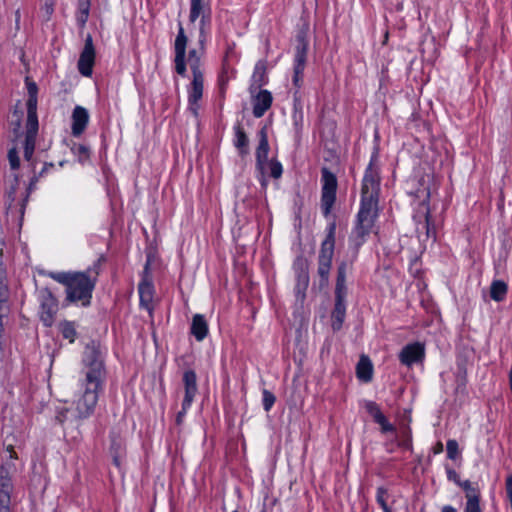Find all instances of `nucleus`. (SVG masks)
<instances>
[{"instance_id": "nucleus-37", "label": "nucleus", "mask_w": 512, "mask_h": 512, "mask_svg": "<svg viewBox=\"0 0 512 512\" xmlns=\"http://www.w3.org/2000/svg\"><path fill=\"white\" fill-rule=\"evenodd\" d=\"M386 496H387L386 489H384L383 487H379L377 489V495H376L377 502L381 506L383 512H392L391 509L387 505Z\"/></svg>"}, {"instance_id": "nucleus-7", "label": "nucleus", "mask_w": 512, "mask_h": 512, "mask_svg": "<svg viewBox=\"0 0 512 512\" xmlns=\"http://www.w3.org/2000/svg\"><path fill=\"white\" fill-rule=\"evenodd\" d=\"M306 27L300 29L295 38L294 75L293 83L300 87L303 78V71L307 62L308 39Z\"/></svg>"}, {"instance_id": "nucleus-12", "label": "nucleus", "mask_w": 512, "mask_h": 512, "mask_svg": "<svg viewBox=\"0 0 512 512\" xmlns=\"http://www.w3.org/2000/svg\"><path fill=\"white\" fill-rule=\"evenodd\" d=\"M188 38L185 35L184 29L179 23V31L178 35L175 39V70L181 75L185 76L186 74V46H187Z\"/></svg>"}, {"instance_id": "nucleus-2", "label": "nucleus", "mask_w": 512, "mask_h": 512, "mask_svg": "<svg viewBox=\"0 0 512 512\" xmlns=\"http://www.w3.org/2000/svg\"><path fill=\"white\" fill-rule=\"evenodd\" d=\"M380 191V177L373 164L367 167L361 186V203L357 216V224L351 234V239L359 247L364 237L370 232L378 214V197Z\"/></svg>"}, {"instance_id": "nucleus-36", "label": "nucleus", "mask_w": 512, "mask_h": 512, "mask_svg": "<svg viewBox=\"0 0 512 512\" xmlns=\"http://www.w3.org/2000/svg\"><path fill=\"white\" fill-rule=\"evenodd\" d=\"M15 472V465L13 462H6L0 467V481L10 480L11 475Z\"/></svg>"}, {"instance_id": "nucleus-10", "label": "nucleus", "mask_w": 512, "mask_h": 512, "mask_svg": "<svg viewBox=\"0 0 512 512\" xmlns=\"http://www.w3.org/2000/svg\"><path fill=\"white\" fill-rule=\"evenodd\" d=\"M41 311L40 319L47 327L52 326L54 317L58 311V302L47 288L40 291Z\"/></svg>"}, {"instance_id": "nucleus-48", "label": "nucleus", "mask_w": 512, "mask_h": 512, "mask_svg": "<svg viewBox=\"0 0 512 512\" xmlns=\"http://www.w3.org/2000/svg\"><path fill=\"white\" fill-rule=\"evenodd\" d=\"M380 426H381V430L382 432H390V431H394V426L389 424L386 417H384V420L383 422L381 423H378Z\"/></svg>"}, {"instance_id": "nucleus-33", "label": "nucleus", "mask_w": 512, "mask_h": 512, "mask_svg": "<svg viewBox=\"0 0 512 512\" xmlns=\"http://www.w3.org/2000/svg\"><path fill=\"white\" fill-rule=\"evenodd\" d=\"M210 23V16L209 14L201 13V19H200V27H199V45L202 47L205 45L206 42V27Z\"/></svg>"}, {"instance_id": "nucleus-25", "label": "nucleus", "mask_w": 512, "mask_h": 512, "mask_svg": "<svg viewBox=\"0 0 512 512\" xmlns=\"http://www.w3.org/2000/svg\"><path fill=\"white\" fill-rule=\"evenodd\" d=\"M9 298V289L5 282L4 272L0 270V317L8 313L7 300Z\"/></svg>"}, {"instance_id": "nucleus-1", "label": "nucleus", "mask_w": 512, "mask_h": 512, "mask_svg": "<svg viewBox=\"0 0 512 512\" xmlns=\"http://www.w3.org/2000/svg\"><path fill=\"white\" fill-rule=\"evenodd\" d=\"M82 392L76 401V417H89L98 402V394L105 378V367L100 347L95 342L86 345L83 354Z\"/></svg>"}, {"instance_id": "nucleus-26", "label": "nucleus", "mask_w": 512, "mask_h": 512, "mask_svg": "<svg viewBox=\"0 0 512 512\" xmlns=\"http://www.w3.org/2000/svg\"><path fill=\"white\" fill-rule=\"evenodd\" d=\"M508 286L502 280H494L490 286V297L497 302L504 300Z\"/></svg>"}, {"instance_id": "nucleus-57", "label": "nucleus", "mask_w": 512, "mask_h": 512, "mask_svg": "<svg viewBox=\"0 0 512 512\" xmlns=\"http://www.w3.org/2000/svg\"><path fill=\"white\" fill-rule=\"evenodd\" d=\"M509 384H510V389L512 391V369H511L510 374H509Z\"/></svg>"}, {"instance_id": "nucleus-21", "label": "nucleus", "mask_w": 512, "mask_h": 512, "mask_svg": "<svg viewBox=\"0 0 512 512\" xmlns=\"http://www.w3.org/2000/svg\"><path fill=\"white\" fill-rule=\"evenodd\" d=\"M153 293H154L153 285L149 281L144 279L139 284L140 303H141V305L146 307L148 310L151 309L150 305L153 300Z\"/></svg>"}, {"instance_id": "nucleus-32", "label": "nucleus", "mask_w": 512, "mask_h": 512, "mask_svg": "<svg viewBox=\"0 0 512 512\" xmlns=\"http://www.w3.org/2000/svg\"><path fill=\"white\" fill-rule=\"evenodd\" d=\"M309 284V275L305 268L301 269V271L297 275V284L296 291L297 294L303 293Z\"/></svg>"}, {"instance_id": "nucleus-35", "label": "nucleus", "mask_w": 512, "mask_h": 512, "mask_svg": "<svg viewBox=\"0 0 512 512\" xmlns=\"http://www.w3.org/2000/svg\"><path fill=\"white\" fill-rule=\"evenodd\" d=\"M61 333L63 337L69 339L70 342H74L77 334L74 324L67 321L61 324Z\"/></svg>"}, {"instance_id": "nucleus-40", "label": "nucleus", "mask_w": 512, "mask_h": 512, "mask_svg": "<svg viewBox=\"0 0 512 512\" xmlns=\"http://www.w3.org/2000/svg\"><path fill=\"white\" fill-rule=\"evenodd\" d=\"M8 160L11 169H18L20 166V159L16 148H11L8 152Z\"/></svg>"}, {"instance_id": "nucleus-14", "label": "nucleus", "mask_w": 512, "mask_h": 512, "mask_svg": "<svg viewBox=\"0 0 512 512\" xmlns=\"http://www.w3.org/2000/svg\"><path fill=\"white\" fill-rule=\"evenodd\" d=\"M253 104V115L256 118L262 117L268 109H270L273 101L271 92L265 89L255 90L254 94H251Z\"/></svg>"}, {"instance_id": "nucleus-55", "label": "nucleus", "mask_w": 512, "mask_h": 512, "mask_svg": "<svg viewBox=\"0 0 512 512\" xmlns=\"http://www.w3.org/2000/svg\"><path fill=\"white\" fill-rule=\"evenodd\" d=\"M50 167H53V164H52V163H50V164H45V166H44L43 170L40 172V176H42V175H43V173H44V172H46V171H47V169H48V168H50Z\"/></svg>"}, {"instance_id": "nucleus-23", "label": "nucleus", "mask_w": 512, "mask_h": 512, "mask_svg": "<svg viewBox=\"0 0 512 512\" xmlns=\"http://www.w3.org/2000/svg\"><path fill=\"white\" fill-rule=\"evenodd\" d=\"M234 129H235V137H236L235 141H234V145L239 150L240 155H242V156L247 155L248 151H249V149H248L249 139L240 124L236 125Z\"/></svg>"}, {"instance_id": "nucleus-22", "label": "nucleus", "mask_w": 512, "mask_h": 512, "mask_svg": "<svg viewBox=\"0 0 512 512\" xmlns=\"http://www.w3.org/2000/svg\"><path fill=\"white\" fill-rule=\"evenodd\" d=\"M356 372H357V377L360 380H362L364 382H368L371 380L373 367H372V363L368 357L362 356L360 358V360L357 364V367H356Z\"/></svg>"}, {"instance_id": "nucleus-30", "label": "nucleus", "mask_w": 512, "mask_h": 512, "mask_svg": "<svg viewBox=\"0 0 512 512\" xmlns=\"http://www.w3.org/2000/svg\"><path fill=\"white\" fill-rule=\"evenodd\" d=\"M90 0H79V16L77 21L81 26H84L89 17Z\"/></svg>"}, {"instance_id": "nucleus-39", "label": "nucleus", "mask_w": 512, "mask_h": 512, "mask_svg": "<svg viewBox=\"0 0 512 512\" xmlns=\"http://www.w3.org/2000/svg\"><path fill=\"white\" fill-rule=\"evenodd\" d=\"M275 396L268 390H263V407L265 411H269L275 403Z\"/></svg>"}, {"instance_id": "nucleus-46", "label": "nucleus", "mask_w": 512, "mask_h": 512, "mask_svg": "<svg viewBox=\"0 0 512 512\" xmlns=\"http://www.w3.org/2000/svg\"><path fill=\"white\" fill-rule=\"evenodd\" d=\"M11 496L8 494H0V508L10 509Z\"/></svg>"}, {"instance_id": "nucleus-20", "label": "nucleus", "mask_w": 512, "mask_h": 512, "mask_svg": "<svg viewBox=\"0 0 512 512\" xmlns=\"http://www.w3.org/2000/svg\"><path fill=\"white\" fill-rule=\"evenodd\" d=\"M191 334L197 341H202L208 334V323L203 315L195 314L192 318Z\"/></svg>"}, {"instance_id": "nucleus-56", "label": "nucleus", "mask_w": 512, "mask_h": 512, "mask_svg": "<svg viewBox=\"0 0 512 512\" xmlns=\"http://www.w3.org/2000/svg\"><path fill=\"white\" fill-rule=\"evenodd\" d=\"M19 128H20V118L18 117V118H17V121H16V123H15L14 131H15V132H18Z\"/></svg>"}, {"instance_id": "nucleus-28", "label": "nucleus", "mask_w": 512, "mask_h": 512, "mask_svg": "<svg viewBox=\"0 0 512 512\" xmlns=\"http://www.w3.org/2000/svg\"><path fill=\"white\" fill-rule=\"evenodd\" d=\"M458 485L462 487L463 490L465 491V497L467 501L480 499L479 488L473 483H471L469 480L463 482L460 481L458 482Z\"/></svg>"}, {"instance_id": "nucleus-27", "label": "nucleus", "mask_w": 512, "mask_h": 512, "mask_svg": "<svg viewBox=\"0 0 512 512\" xmlns=\"http://www.w3.org/2000/svg\"><path fill=\"white\" fill-rule=\"evenodd\" d=\"M123 440L116 435L111 436V446H110V453L112 455L113 463L119 467L120 466V459L123 454Z\"/></svg>"}, {"instance_id": "nucleus-41", "label": "nucleus", "mask_w": 512, "mask_h": 512, "mask_svg": "<svg viewBox=\"0 0 512 512\" xmlns=\"http://www.w3.org/2000/svg\"><path fill=\"white\" fill-rule=\"evenodd\" d=\"M464 512H482L480 507V499L466 501Z\"/></svg>"}, {"instance_id": "nucleus-11", "label": "nucleus", "mask_w": 512, "mask_h": 512, "mask_svg": "<svg viewBox=\"0 0 512 512\" xmlns=\"http://www.w3.org/2000/svg\"><path fill=\"white\" fill-rule=\"evenodd\" d=\"M425 358V345L414 342L404 346L399 353V361L406 367L422 363Z\"/></svg>"}, {"instance_id": "nucleus-59", "label": "nucleus", "mask_w": 512, "mask_h": 512, "mask_svg": "<svg viewBox=\"0 0 512 512\" xmlns=\"http://www.w3.org/2000/svg\"><path fill=\"white\" fill-rule=\"evenodd\" d=\"M0 512H10V509L0 508Z\"/></svg>"}, {"instance_id": "nucleus-4", "label": "nucleus", "mask_w": 512, "mask_h": 512, "mask_svg": "<svg viewBox=\"0 0 512 512\" xmlns=\"http://www.w3.org/2000/svg\"><path fill=\"white\" fill-rule=\"evenodd\" d=\"M352 262L342 261L337 269L335 286V305L331 314L332 328L337 331L342 327L346 315V275L351 270Z\"/></svg>"}, {"instance_id": "nucleus-53", "label": "nucleus", "mask_w": 512, "mask_h": 512, "mask_svg": "<svg viewBox=\"0 0 512 512\" xmlns=\"http://www.w3.org/2000/svg\"><path fill=\"white\" fill-rule=\"evenodd\" d=\"M443 451V444L441 442H438L435 446V449H434V452L435 453H440Z\"/></svg>"}, {"instance_id": "nucleus-49", "label": "nucleus", "mask_w": 512, "mask_h": 512, "mask_svg": "<svg viewBox=\"0 0 512 512\" xmlns=\"http://www.w3.org/2000/svg\"><path fill=\"white\" fill-rule=\"evenodd\" d=\"M67 412H68L67 409H63V410L59 411L58 414L56 415V420L60 424H62L65 421Z\"/></svg>"}, {"instance_id": "nucleus-45", "label": "nucleus", "mask_w": 512, "mask_h": 512, "mask_svg": "<svg viewBox=\"0 0 512 512\" xmlns=\"http://www.w3.org/2000/svg\"><path fill=\"white\" fill-rule=\"evenodd\" d=\"M53 6H54L53 0H47L42 7V10L45 12V17L47 20L50 19V16L53 13V10H54Z\"/></svg>"}, {"instance_id": "nucleus-34", "label": "nucleus", "mask_w": 512, "mask_h": 512, "mask_svg": "<svg viewBox=\"0 0 512 512\" xmlns=\"http://www.w3.org/2000/svg\"><path fill=\"white\" fill-rule=\"evenodd\" d=\"M266 174H269L271 177L278 179L282 175V165L275 159H271L268 165L266 166Z\"/></svg>"}, {"instance_id": "nucleus-16", "label": "nucleus", "mask_w": 512, "mask_h": 512, "mask_svg": "<svg viewBox=\"0 0 512 512\" xmlns=\"http://www.w3.org/2000/svg\"><path fill=\"white\" fill-rule=\"evenodd\" d=\"M415 221H417L416 233L419 241L425 242L432 238V241L435 240V230L430 227L429 223V211L425 209L422 216H419V220H417V216L414 217Z\"/></svg>"}, {"instance_id": "nucleus-31", "label": "nucleus", "mask_w": 512, "mask_h": 512, "mask_svg": "<svg viewBox=\"0 0 512 512\" xmlns=\"http://www.w3.org/2000/svg\"><path fill=\"white\" fill-rule=\"evenodd\" d=\"M365 408H366L367 412L373 417V419L376 423L383 422L385 416L383 415L379 406L375 402H372V401L367 402L365 404Z\"/></svg>"}, {"instance_id": "nucleus-13", "label": "nucleus", "mask_w": 512, "mask_h": 512, "mask_svg": "<svg viewBox=\"0 0 512 512\" xmlns=\"http://www.w3.org/2000/svg\"><path fill=\"white\" fill-rule=\"evenodd\" d=\"M95 60V49L91 35L85 39L84 49L81 52L78 60V69L83 76H90L92 74V67Z\"/></svg>"}, {"instance_id": "nucleus-15", "label": "nucleus", "mask_w": 512, "mask_h": 512, "mask_svg": "<svg viewBox=\"0 0 512 512\" xmlns=\"http://www.w3.org/2000/svg\"><path fill=\"white\" fill-rule=\"evenodd\" d=\"M37 132L38 118H27L26 136L24 143V158L27 161H30L33 156Z\"/></svg>"}, {"instance_id": "nucleus-38", "label": "nucleus", "mask_w": 512, "mask_h": 512, "mask_svg": "<svg viewBox=\"0 0 512 512\" xmlns=\"http://www.w3.org/2000/svg\"><path fill=\"white\" fill-rule=\"evenodd\" d=\"M447 456L449 459L455 460L459 454V447L456 440L451 439L446 444Z\"/></svg>"}, {"instance_id": "nucleus-42", "label": "nucleus", "mask_w": 512, "mask_h": 512, "mask_svg": "<svg viewBox=\"0 0 512 512\" xmlns=\"http://www.w3.org/2000/svg\"><path fill=\"white\" fill-rule=\"evenodd\" d=\"M269 162H270V160L268 159V157H266V159H263L261 162L256 161L257 169L260 171L262 177H264L266 174V166L268 165ZM261 183L263 186L266 185L265 178L262 179Z\"/></svg>"}, {"instance_id": "nucleus-9", "label": "nucleus", "mask_w": 512, "mask_h": 512, "mask_svg": "<svg viewBox=\"0 0 512 512\" xmlns=\"http://www.w3.org/2000/svg\"><path fill=\"white\" fill-rule=\"evenodd\" d=\"M183 383L185 395L182 403V409L181 411L178 412L176 417L177 424H180L182 422V419L186 414L187 409L190 407L197 393V377L193 370H188L184 372Z\"/></svg>"}, {"instance_id": "nucleus-6", "label": "nucleus", "mask_w": 512, "mask_h": 512, "mask_svg": "<svg viewBox=\"0 0 512 512\" xmlns=\"http://www.w3.org/2000/svg\"><path fill=\"white\" fill-rule=\"evenodd\" d=\"M335 232L336 224L331 223L328 228V233L325 240L321 244V249L318 256V270L317 273L320 277L319 286L326 287L329 282V274L332 266V258L335 247Z\"/></svg>"}, {"instance_id": "nucleus-60", "label": "nucleus", "mask_w": 512, "mask_h": 512, "mask_svg": "<svg viewBox=\"0 0 512 512\" xmlns=\"http://www.w3.org/2000/svg\"><path fill=\"white\" fill-rule=\"evenodd\" d=\"M233 512H238V511H233Z\"/></svg>"}, {"instance_id": "nucleus-50", "label": "nucleus", "mask_w": 512, "mask_h": 512, "mask_svg": "<svg viewBox=\"0 0 512 512\" xmlns=\"http://www.w3.org/2000/svg\"><path fill=\"white\" fill-rule=\"evenodd\" d=\"M447 473H448V478H449L450 480L455 481L457 484H458V482H460L459 476H458V474L456 473V471H454V470H448V472H447Z\"/></svg>"}, {"instance_id": "nucleus-24", "label": "nucleus", "mask_w": 512, "mask_h": 512, "mask_svg": "<svg viewBox=\"0 0 512 512\" xmlns=\"http://www.w3.org/2000/svg\"><path fill=\"white\" fill-rule=\"evenodd\" d=\"M269 143L266 128H262L259 131V144L256 149V161L261 162L263 159L268 157Z\"/></svg>"}, {"instance_id": "nucleus-43", "label": "nucleus", "mask_w": 512, "mask_h": 512, "mask_svg": "<svg viewBox=\"0 0 512 512\" xmlns=\"http://www.w3.org/2000/svg\"><path fill=\"white\" fill-rule=\"evenodd\" d=\"M505 489H506L507 498H508V500L510 502V506L512 508V474H509L506 477Z\"/></svg>"}, {"instance_id": "nucleus-47", "label": "nucleus", "mask_w": 512, "mask_h": 512, "mask_svg": "<svg viewBox=\"0 0 512 512\" xmlns=\"http://www.w3.org/2000/svg\"><path fill=\"white\" fill-rule=\"evenodd\" d=\"M403 441L400 443L401 446L405 447V448H410L411 447V435H410V431L409 430H405L403 432Z\"/></svg>"}, {"instance_id": "nucleus-18", "label": "nucleus", "mask_w": 512, "mask_h": 512, "mask_svg": "<svg viewBox=\"0 0 512 512\" xmlns=\"http://www.w3.org/2000/svg\"><path fill=\"white\" fill-rule=\"evenodd\" d=\"M267 64L264 60H260L256 63L254 72L252 75V83L249 87L250 94H254L255 90L260 89L267 83Z\"/></svg>"}, {"instance_id": "nucleus-61", "label": "nucleus", "mask_w": 512, "mask_h": 512, "mask_svg": "<svg viewBox=\"0 0 512 512\" xmlns=\"http://www.w3.org/2000/svg\"><path fill=\"white\" fill-rule=\"evenodd\" d=\"M262 512H264V511H262Z\"/></svg>"}, {"instance_id": "nucleus-29", "label": "nucleus", "mask_w": 512, "mask_h": 512, "mask_svg": "<svg viewBox=\"0 0 512 512\" xmlns=\"http://www.w3.org/2000/svg\"><path fill=\"white\" fill-rule=\"evenodd\" d=\"M190 1H191V8H190L189 20H190V22L193 23L201 15V13H204L205 8H206V2H205V0H190Z\"/></svg>"}, {"instance_id": "nucleus-17", "label": "nucleus", "mask_w": 512, "mask_h": 512, "mask_svg": "<svg viewBox=\"0 0 512 512\" xmlns=\"http://www.w3.org/2000/svg\"><path fill=\"white\" fill-rule=\"evenodd\" d=\"M88 121V111L81 106H76L72 113V134L74 136H80L85 130Z\"/></svg>"}, {"instance_id": "nucleus-3", "label": "nucleus", "mask_w": 512, "mask_h": 512, "mask_svg": "<svg viewBox=\"0 0 512 512\" xmlns=\"http://www.w3.org/2000/svg\"><path fill=\"white\" fill-rule=\"evenodd\" d=\"M49 276L55 281L66 286V299L69 302L81 301L83 306H88L92 297L98 276L97 270L88 269L86 272L54 273Z\"/></svg>"}, {"instance_id": "nucleus-8", "label": "nucleus", "mask_w": 512, "mask_h": 512, "mask_svg": "<svg viewBox=\"0 0 512 512\" xmlns=\"http://www.w3.org/2000/svg\"><path fill=\"white\" fill-rule=\"evenodd\" d=\"M322 209L325 215H328L336 199L337 179L336 176L327 168H322Z\"/></svg>"}, {"instance_id": "nucleus-54", "label": "nucleus", "mask_w": 512, "mask_h": 512, "mask_svg": "<svg viewBox=\"0 0 512 512\" xmlns=\"http://www.w3.org/2000/svg\"><path fill=\"white\" fill-rule=\"evenodd\" d=\"M442 512H457L455 508H453L452 506H444L442 508Z\"/></svg>"}, {"instance_id": "nucleus-44", "label": "nucleus", "mask_w": 512, "mask_h": 512, "mask_svg": "<svg viewBox=\"0 0 512 512\" xmlns=\"http://www.w3.org/2000/svg\"><path fill=\"white\" fill-rule=\"evenodd\" d=\"M12 490L13 486L10 480L0 481V494H8L10 496Z\"/></svg>"}, {"instance_id": "nucleus-5", "label": "nucleus", "mask_w": 512, "mask_h": 512, "mask_svg": "<svg viewBox=\"0 0 512 512\" xmlns=\"http://www.w3.org/2000/svg\"><path fill=\"white\" fill-rule=\"evenodd\" d=\"M205 45H200L199 50L192 49L188 54V64L193 74V79L189 88L188 101L190 104V110L197 116L198 102L203 95L204 75L201 70V57L204 54Z\"/></svg>"}, {"instance_id": "nucleus-19", "label": "nucleus", "mask_w": 512, "mask_h": 512, "mask_svg": "<svg viewBox=\"0 0 512 512\" xmlns=\"http://www.w3.org/2000/svg\"><path fill=\"white\" fill-rule=\"evenodd\" d=\"M26 86L28 91L27 100V118H38L37 117V93L38 87L35 82L26 79Z\"/></svg>"}, {"instance_id": "nucleus-58", "label": "nucleus", "mask_w": 512, "mask_h": 512, "mask_svg": "<svg viewBox=\"0 0 512 512\" xmlns=\"http://www.w3.org/2000/svg\"><path fill=\"white\" fill-rule=\"evenodd\" d=\"M421 193L427 198L429 196V192L427 189H424L423 191H421Z\"/></svg>"}, {"instance_id": "nucleus-52", "label": "nucleus", "mask_w": 512, "mask_h": 512, "mask_svg": "<svg viewBox=\"0 0 512 512\" xmlns=\"http://www.w3.org/2000/svg\"><path fill=\"white\" fill-rule=\"evenodd\" d=\"M7 451L9 453L10 459H16L17 458L16 452L14 451L12 446H9Z\"/></svg>"}, {"instance_id": "nucleus-51", "label": "nucleus", "mask_w": 512, "mask_h": 512, "mask_svg": "<svg viewBox=\"0 0 512 512\" xmlns=\"http://www.w3.org/2000/svg\"><path fill=\"white\" fill-rule=\"evenodd\" d=\"M78 152H79V154H81L85 157L88 156V149L85 146L80 145L78 147Z\"/></svg>"}]
</instances>
